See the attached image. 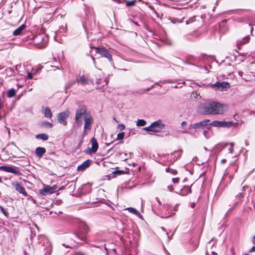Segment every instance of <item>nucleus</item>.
Returning <instances> with one entry per match:
<instances>
[{"instance_id":"1","label":"nucleus","mask_w":255,"mask_h":255,"mask_svg":"<svg viewBox=\"0 0 255 255\" xmlns=\"http://www.w3.org/2000/svg\"><path fill=\"white\" fill-rule=\"evenodd\" d=\"M84 121V129L82 133V137L87 135L88 132L91 130L92 124L94 122L93 118L91 114L87 112L85 106H82L76 111L75 123L77 127H81Z\"/></svg>"},{"instance_id":"2","label":"nucleus","mask_w":255,"mask_h":255,"mask_svg":"<svg viewBox=\"0 0 255 255\" xmlns=\"http://www.w3.org/2000/svg\"><path fill=\"white\" fill-rule=\"evenodd\" d=\"M198 111L204 115H220L224 112V106L217 102H206L200 105Z\"/></svg>"},{"instance_id":"3","label":"nucleus","mask_w":255,"mask_h":255,"mask_svg":"<svg viewBox=\"0 0 255 255\" xmlns=\"http://www.w3.org/2000/svg\"><path fill=\"white\" fill-rule=\"evenodd\" d=\"M165 126L162 121L159 120L152 123L149 127L144 128V129L151 134L152 132L159 131L160 130L164 128Z\"/></svg>"},{"instance_id":"4","label":"nucleus","mask_w":255,"mask_h":255,"mask_svg":"<svg viewBox=\"0 0 255 255\" xmlns=\"http://www.w3.org/2000/svg\"><path fill=\"white\" fill-rule=\"evenodd\" d=\"M209 120H204L200 122L191 124L189 126V129H207L209 130L211 128V123Z\"/></svg>"},{"instance_id":"5","label":"nucleus","mask_w":255,"mask_h":255,"mask_svg":"<svg viewBox=\"0 0 255 255\" xmlns=\"http://www.w3.org/2000/svg\"><path fill=\"white\" fill-rule=\"evenodd\" d=\"M89 232V227L84 222H81L79 225V230L77 233V236L82 241H86V235Z\"/></svg>"},{"instance_id":"6","label":"nucleus","mask_w":255,"mask_h":255,"mask_svg":"<svg viewBox=\"0 0 255 255\" xmlns=\"http://www.w3.org/2000/svg\"><path fill=\"white\" fill-rule=\"evenodd\" d=\"M237 123L232 122L218 121H214L211 123V126L219 128H230L235 127Z\"/></svg>"},{"instance_id":"7","label":"nucleus","mask_w":255,"mask_h":255,"mask_svg":"<svg viewBox=\"0 0 255 255\" xmlns=\"http://www.w3.org/2000/svg\"><path fill=\"white\" fill-rule=\"evenodd\" d=\"M96 50V53L100 54L102 56L107 58L110 62L113 61L112 56L111 52L108 49L101 47H92Z\"/></svg>"},{"instance_id":"8","label":"nucleus","mask_w":255,"mask_h":255,"mask_svg":"<svg viewBox=\"0 0 255 255\" xmlns=\"http://www.w3.org/2000/svg\"><path fill=\"white\" fill-rule=\"evenodd\" d=\"M212 87L216 88V90L220 91H225L230 88V84L227 82H223L221 83L216 82L212 85Z\"/></svg>"},{"instance_id":"9","label":"nucleus","mask_w":255,"mask_h":255,"mask_svg":"<svg viewBox=\"0 0 255 255\" xmlns=\"http://www.w3.org/2000/svg\"><path fill=\"white\" fill-rule=\"evenodd\" d=\"M70 114V112L68 110H67L62 113H59L58 116V120L59 122V123L64 125H66L67 124L66 119L69 116Z\"/></svg>"},{"instance_id":"10","label":"nucleus","mask_w":255,"mask_h":255,"mask_svg":"<svg viewBox=\"0 0 255 255\" xmlns=\"http://www.w3.org/2000/svg\"><path fill=\"white\" fill-rule=\"evenodd\" d=\"M35 41L39 44L38 48L40 49L44 48L46 46L47 40L45 39L44 35H39L35 38Z\"/></svg>"},{"instance_id":"11","label":"nucleus","mask_w":255,"mask_h":255,"mask_svg":"<svg viewBox=\"0 0 255 255\" xmlns=\"http://www.w3.org/2000/svg\"><path fill=\"white\" fill-rule=\"evenodd\" d=\"M12 185L14 187L16 191L19 193L22 194L24 196L27 197L28 194L26 192L25 188L21 186L18 182H14L12 183Z\"/></svg>"},{"instance_id":"12","label":"nucleus","mask_w":255,"mask_h":255,"mask_svg":"<svg viewBox=\"0 0 255 255\" xmlns=\"http://www.w3.org/2000/svg\"><path fill=\"white\" fill-rule=\"evenodd\" d=\"M55 189L49 186H45L42 189L39 190V193L41 196H46L48 194H51L54 192Z\"/></svg>"},{"instance_id":"13","label":"nucleus","mask_w":255,"mask_h":255,"mask_svg":"<svg viewBox=\"0 0 255 255\" xmlns=\"http://www.w3.org/2000/svg\"><path fill=\"white\" fill-rule=\"evenodd\" d=\"M91 143L92 147L89 149V152L90 153H95L97 151L99 147L97 139L95 137H92L91 139Z\"/></svg>"},{"instance_id":"14","label":"nucleus","mask_w":255,"mask_h":255,"mask_svg":"<svg viewBox=\"0 0 255 255\" xmlns=\"http://www.w3.org/2000/svg\"><path fill=\"white\" fill-rule=\"evenodd\" d=\"M0 169L7 172L13 173L15 175H18L19 173L18 170L11 166H0Z\"/></svg>"},{"instance_id":"15","label":"nucleus","mask_w":255,"mask_h":255,"mask_svg":"<svg viewBox=\"0 0 255 255\" xmlns=\"http://www.w3.org/2000/svg\"><path fill=\"white\" fill-rule=\"evenodd\" d=\"M76 81L82 85H86L89 83L90 81L84 75H79L77 77Z\"/></svg>"},{"instance_id":"16","label":"nucleus","mask_w":255,"mask_h":255,"mask_svg":"<svg viewBox=\"0 0 255 255\" xmlns=\"http://www.w3.org/2000/svg\"><path fill=\"white\" fill-rule=\"evenodd\" d=\"M91 160L90 159H88L85 161L82 164L78 166L77 170L78 171H82L85 170L86 168L89 166Z\"/></svg>"},{"instance_id":"17","label":"nucleus","mask_w":255,"mask_h":255,"mask_svg":"<svg viewBox=\"0 0 255 255\" xmlns=\"http://www.w3.org/2000/svg\"><path fill=\"white\" fill-rule=\"evenodd\" d=\"M46 152V149L44 147H38L36 148L35 154L38 157H41Z\"/></svg>"},{"instance_id":"18","label":"nucleus","mask_w":255,"mask_h":255,"mask_svg":"<svg viewBox=\"0 0 255 255\" xmlns=\"http://www.w3.org/2000/svg\"><path fill=\"white\" fill-rule=\"evenodd\" d=\"M42 113L46 118H51L52 116L51 110L48 108H43L42 109Z\"/></svg>"},{"instance_id":"19","label":"nucleus","mask_w":255,"mask_h":255,"mask_svg":"<svg viewBox=\"0 0 255 255\" xmlns=\"http://www.w3.org/2000/svg\"><path fill=\"white\" fill-rule=\"evenodd\" d=\"M25 27L26 26L24 24L21 25L13 32V35L14 36H18L20 35Z\"/></svg>"},{"instance_id":"20","label":"nucleus","mask_w":255,"mask_h":255,"mask_svg":"<svg viewBox=\"0 0 255 255\" xmlns=\"http://www.w3.org/2000/svg\"><path fill=\"white\" fill-rule=\"evenodd\" d=\"M16 93V90L13 88L9 89L7 93V96L8 98H12L14 97Z\"/></svg>"},{"instance_id":"21","label":"nucleus","mask_w":255,"mask_h":255,"mask_svg":"<svg viewBox=\"0 0 255 255\" xmlns=\"http://www.w3.org/2000/svg\"><path fill=\"white\" fill-rule=\"evenodd\" d=\"M36 137L37 139H41L43 140H46L48 138V136L45 133H40L36 135Z\"/></svg>"},{"instance_id":"22","label":"nucleus","mask_w":255,"mask_h":255,"mask_svg":"<svg viewBox=\"0 0 255 255\" xmlns=\"http://www.w3.org/2000/svg\"><path fill=\"white\" fill-rule=\"evenodd\" d=\"M182 153V151L181 150L176 151L173 153V155L175 156V157L173 158V161H175L179 158Z\"/></svg>"},{"instance_id":"23","label":"nucleus","mask_w":255,"mask_h":255,"mask_svg":"<svg viewBox=\"0 0 255 255\" xmlns=\"http://www.w3.org/2000/svg\"><path fill=\"white\" fill-rule=\"evenodd\" d=\"M203 133L205 137L207 139L210 138L213 135V133L211 132L206 129L203 130Z\"/></svg>"},{"instance_id":"24","label":"nucleus","mask_w":255,"mask_h":255,"mask_svg":"<svg viewBox=\"0 0 255 255\" xmlns=\"http://www.w3.org/2000/svg\"><path fill=\"white\" fill-rule=\"evenodd\" d=\"M146 124V121L142 119L138 120L136 122V126L138 127L144 126Z\"/></svg>"},{"instance_id":"25","label":"nucleus","mask_w":255,"mask_h":255,"mask_svg":"<svg viewBox=\"0 0 255 255\" xmlns=\"http://www.w3.org/2000/svg\"><path fill=\"white\" fill-rule=\"evenodd\" d=\"M191 190L188 187H185L183 190H181L180 194L182 195H186L188 193H190Z\"/></svg>"},{"instance_id":"26","label":"nucleus","mask_w":255,"mask_h":255,"mask_svg":"<svg viewBox=\"0 0 255 255\" xmlns=\"http://www.w3.org/2000/svg\"><path fill=\"white\" fill-rule=\"evenodd\" d=\"M249 40H250L249 36H246L244 38H243V39L240 41V43H238V45L239 44L243 45V44L249 42Z\"/></svg>"},{"instance_id":"27","label":"nucleus","mask_w":255,"mask_h":255,"mask_svg":"<svg viewBox=\"0 0 255 255\" xmlns=\"http://www.w3.org/2000/svg\"><path fill=\"white\" fill-rule=\"evenodd\" d=\"M77 81H70L65 85V89H69L71 87L74 85Z\"/></svg>"},{"instance_id":"28","label":"nucleus","mask_w":255,"mask_h":255,"mask_svg":"<svg viewBox=\"0 0 255 255\" xmlns=\"http://www.w3.org/2000/svg\"><path fill=\"white\" fill-rule=\"evenodd\" d=\"M127 210H128L131 213H132V214H135V215H137V211L136 210V209H135L133 208L128 207V208L127 209Z\"/></svg>"},{"instance_id":"29","label":"nucleus","mask_w":255,"mask_h":255,"mask_svg":"<svg viewBox=\"0 0 255 255\" xmlns=\"http://www.w3.org/2000/svg\"><path fill=\"white\" fill-rule=\"evenodd\" d=\"M165 171L167 172H170V173L172 174H177V171L176 170L170 169V168H167L165 169Z\"/></svg>"},{"instance_id":"30","label":"nucleus","mask_w":255,"mask_h":255,"mask_svg":"<svg viewBox=\"0 0 255 255\" xmlns=\"http://www.w3.org/2000/svg\"><path fill=\"white\" fill-rule=\"evenodd\" d=\"M42 126L47 127L49 128H51L53 127V125L51 123H49L48 122H43L42 123Z\"/></svg>"},{"instance_id":"31","label":"nucleus","mask_w":255,"mask_h":255,"mask_svg":"<svg viewBox=\"0 0 255 255\" xmlns=\"http://www.w3.org/2000/svg\"><path fill=\"white\" fill-rule=\"evenodd\" d=\"M125 135V132H122L118 134L117 135V139L121 140L122 139Z\"/></svg>"},{"instance_id":"32","label":"nucleus","mask_w":255,"mask_h":255,"mask_svg":"<svg viewBox=\"0 0 255 255\" xmlns=\"http://www.w3.org/2000/svg\"><path fill=\"white\" fill-rule=\"evenodd\" d=\"M0 210L1 211V212L5 216L8 217L9 214L1 206H0Z\"/></svg>"},{"instance_id":"33","label":"nucleus","mask_w":255,"mask_h":255,"mask_svg":"<svg viewBox=\"0 0 255 255\" xmlns=\"http://www.w3.org/2000/svg\"><path fill=\"white\" fill-rule=\"evenodd\" d=\"M135 1L134 0H131V1H126V5L127 6H131L135 4Z\"/></svg>"},{"instance_id":"34","label":"nucleus","mask_w":255,"mask_h":255,"mask_svg":"<svg viewBox=\"0 0 255 255\" xmlns=\"http://www.w3.org/2000/svg\"><path fill=\"white\" fill-rule=\"evenodd\" d=\"M42 68V66L39 65V66H37L35 69H33L32 71H33V74H35L37 72H38L39 71L41 70Z\"/></svg>"},{"instance_id":"35","label":"nucleus","mask_w":255,"mask_h":255,"mask_svg":"<svg viewBox=\"0 0 255 255\" xmlns=\"http://www.w3.org/2000/svg\"><path fill=\"white\" fill-rule=\"evenodd\" d=\"M118 128L121 130H123L125 128V126L123 124H120L118 126Z\"/></svg>"},{"instance_id":"36","label":"nucleus","mask_w":255,"mask_h":255,"mask_svg":"<svg viewBox=\"0 0 255 255\" xmlns=\"http://www.w3.org/2000/svg\"><path fill=\"white\" fill-rule=\"evenodd\" d=\"M172 182L173 183H178L179 182V178H173Z\"/></svg>"},{"instance_id":"37","label":"nucleus","mask_w":255,"mask_h":255,"mask_svg":"<svg viewBox=\"0 0 255 255\" xmlns=\"http://www.w3.org/2000/svg\"><path fill=\"white\" fill-rule=\"evenodd\" d=\"M32 73H28L27 75H28V77L29 79H32V75L34 74H33V71H32Z\"/></svg>"},{"instance_id":"38","label":"nucleus","mask_w":255,"mask_h":255,"mask_svg":"<svg viewBox=\"0 0 255 255\" xmlns=\"http://www.w3.org/2000/svg\"><path fill=\"white\" fill-rule=\"evenodd\" d=\"M167 188L170 191H173V186L172 185H169L167 186Z\"/></svg>"},{"instance_id":"39","label":"nucleus","mask_w":255,"mask_h":255,"mask_svg":"<svg viewBox=\"0 0 255 255\" xmlns=\"http://www.w3.org/2000/svg\"><path fill=\"white\" fill-rule=\"evenodd\" d=\"M155 199L157 201V202L158 203L159 206H160L161 204V203L160 200L159 199V198L158 197H156Z\"/></svg>"},{"instance_id":"40","label":"nucleus","mask_w":255,"mask_h":255,"mask_svg":"<svg viewBox=\"0 0 255 255\" xmlns=\"http://www.w3.org/2000/svg\"><path fill=\"white\" fill-rule=\"evenodd\" d=\"M187 122L186 121H183L181 123V125L182 127H184L187 125Z\"/></svg>"},{"instance_id":"41","label":"nucleus","mask_w":255,"mask_h":255,"mask_svg":"<svg viewBox=\"0 0 255 255\" xmlns=\"http://www.w3.org/2000/svg\"><path fill=\"white\" fill-rule=\"evenodd\" d=\"M238 196L240 198L243 197L244 196V193H240L238 195Z\"/></svg>"},{"instance_id":"42","label":"nucleus","mask_w":255,"mask_h":255,"mask_svg":"<svg viewBox=\"0 0 255 255\" xmlns=\"http://www.w3.org/2000/svg\"><path fill=\"white\" fill-rule=\"evenodd\" d=\"M233 151H234L233 147H231V148H229V152L230 153H233Z\"/></svg>"},{"instance_id":"43","label":"nucleus","mask_w":255,"mask_h":255,"mask_svg":"<svg viewBox=\"0 0 255 255\" xmlns=\"http://www.w3.org/2000/svg\"><path fill=\"white\" fill-rule=\"evenodd\" d=\"M104 83H105V85H107L108 82H109V80L108 79H106L105 80H104Z\"/></svg>"},{"instance_id":"44","label":"nucleus","mask_w":255,"mask_h":255,"mask_svg":"<svg viewBox=\"0 0 255 255\" xmlns=\"http://www.w3.org/2000/svg\"><path fill=\"white\" fill-rule=\"evenodd\" d=\"M246 188H248V187L247 186H244L242 188V190L245 191Z\"/></svg>"},{"instance_id":"45","label":"nucleus","mask_w":255,"mask_h":255,"mask_svg":"<svg viewBox=\"0 0 255 255\" xmlns=\"http://www.w3.org/2000/svg\"><path fill=\"white\" fill-rule=\"evenodd\" d=\"M255 252V247H253L250 251V252Z\"/></svg>"},{"instance_id":"46","label":"nucleus","mask_w":255,"mask_h":255,"mask_svg":"<svg viewBox=\"0 0 255 255\" xmlns=\"http://www.w3.org/2000/svg\"><path fill=\"white\" fill-rule=\"evenodd\" d=\"M238 74L240 76H242L243 74V72L242 71H239L238 72Z\"/></svg>"},{"instance_id":"47","label":"nucleus","mask_w":255,"mask_h":255,"mask_svg":"<svg viewBox=\"0 0 255 255\" xmlns=\"http://www.w3.org/2000/svg\"><path fill=\"white\" fill-rule=\"evenodd\" d=\"M230 145L231 147H233V146L234 145V142H230Z\"/></svg>"},{"instance_id":"48","label":"nucleus","mask_w":255,"mask_h":255,"mask_svg":"<svg viewBox=\"0 0 255 255\" xmlns=\"http://www.w3.org/2000/svg\"><path fill=\"white\" fill-rule=\"evenodd\" d=\"M253 242L254 244H255V236H254L253 237Z\"/></svg>"},{"instance_id":"49","label":"nucleus","mask_w":255,"mask_h":255,"mask_svg":"<svg viewBox=\"0 0 255 255\" xmlns=\"http://www.w3.org/2000/svg\"><path fill=\"white\" fill-rule=\"evenodd\" d=\"M153 87V86L152 85V86H151V87H150V88H149L147 89L146 90V91H149V90H150V89H151Z\"/></svg>"},{"instance_id":"50","label":"nucleus","mask_w":255,"mask_h":255,"mask_svg":"<svg viewBox=\"0 0 255 255\" xmlns=\"http://www.w3.org/2000/svg\"><path fill=\"white\" fill-rule=\"evenodd\" d=\"M182 133H188L189 132L186 130H184L182 131Z\"/></svg>"},{"instance_id":"51","label":"nucleus","mask_w":255,"mask_h":255,"mask_svg":"<svg viewBox=\"0 0 255 255\" xmlns=\"http://www.w3.org/2000/svg\"><path fill=\"white\" fill-rule=\"evenodd\" d=\"M211 253L213 255H217V254L215 252H212Z\"/></svg>"},{"instance_id":"52","label":"nucleus","mask_w":255,"mask_h":255,"mask_svg":"<svg viewBox=\"0 0 255 255\" xmlns=\"http://www.w3.org/2000/svg\"><path fill=\"white\" fill-rule=\"evenodd\" d=\"M97 83H98V84L101 83V80H100V79H99V80H98V81H97Z\"/></svg>"},{"instance_id":"53","label":"nucleus","mask_w":255,"mask_h":255,"mask_svg":"<svg viewBox=\"0 0 255 255\" xmlns=\"http://www.w3.org/2000/svg\"><path fill=\"white\" fill-rule=\"evenodd\" d=\"M76 255H83L82 253H77Z\"/></svg>"},{"instance_id":"54","label":"nucleus","mask_w":255,"mask_h":255,"mask_svg":"<svg viewBox=\"0 0 255 255\" xmlns=\"http://www.w3.org/2000/svg\"><path fill=\"white\" fill-rule=\"evenodd\" d=\"M66 247L67 248H73V247H70V246H66Z\"/></svg>"},{"instance_id":"55","label":"nucleus","mask_w":255,"mask_h":255,"mask_svg":"<svg viewBox=\"0 0 255 255\" xmlns=\"http://www.w3.org/2000/svg\"><path fill=\"white\" fill-rule=\"evenodd\" d=\"M83 142V140H81L79 143V145H80Z\"/></svg>"},{"instance_id":"56","label":"nucleus","mask_w":255,"mask_h":255,"mask_svg":"<svg viewBox=\"0 0 255 255\" xmlns=\"http://www.w3.org/2000/svg\"><path fill=\"white\" fill-rule=\"evenodd\" d=\"M113 120H114L115 121H116V122H118V121L116 120V119L115 118H113Z\"/></svg>"},{"instance_id":"57","label":"nucleus","mask_w":255,"mask_h":255,"mask_svg":"<svg viewBox=\"0 0 255 255\" xmlns=\"http://www.w3.org/2000/svg\"><path fill=\"white\" fill-rule=\"evenodd\" d=\"M193 95H197V94L196 92H195V93H193Z\"/></svg>"},{"instance_id":"58","label":"nucleus","mask_w":255,"mask_h":255,"mask_svg":"<svg viewBox=\"0 0 255 255\" xmlns=\"http://www.w3.org/2000/svg\"><path fill=\"white\" fill-rule=\"evenodd\" d=\"M161 229H162V230H163V231H164V230H165V229H164V228L163 227H162V228H161Z\"/></svg>"},{"instance_id":"59","label":"nucleus","mask_w":255,"mask_h":255,"mask_svg":"<svg viewBox=\"0 0 255 255\" xmlns=\"http://www.w3.org/2000/svg\"><path fill=\"white\" fill-rule=\"evenodd\" d=\"M2 182V180H1V178L0 177V182Z\"/></svg>"},{"instance_id":"60","label":"nucleus","mask_w":255,"mask_h":255,"mask_svg":"<svg viewBox=\"0 0 255 255\" xmlns=\"http://www.w3.org/2000/svg\"><path fill=\"white\" fill-rule=\"evenodd\" d=\"M53 59L55 61H56V58L55 57L53 58Z\"/></svg>"},{"instance_id":"61","label":"nucleus","mask_w":255,"mask_h":255,"mask_svg":"<svg viewBox=\"0 0 255 255\" xmlns=\"http://www.w3.org/2000/svg\"><path fill=\"white\" fill-rule=\"evenodd\" d=\"M117 172H123V171H121V170H120V171H118Z\"/></svg>"},{"instance_id":"62","label":"nucleus","mask_w":255,"mask_h":255,"mask_svg":"<svg viewBox=\"0 0 255 255\" xmlns=\"http://www.w3.org/2000/svg\"><path fill=\"white\" fill-rule=\"evenodd\" d=\"M92 59H93L94 61L95 60V59H94L93 57H92Z\"/></svg>"},{"instance_id":"63","label":"nucleus","mask_w":255,"mask_h":255,"mask_svg":"<svg viewBox=\"0 0 255 255\" xmlns=\"http://www.w3.org/2000/svg\"><path fill=\"white\" fill-rule=\"evenodd\" d=\"M245 255H248V254H245Z\"/></svg>"}]
</instances>
